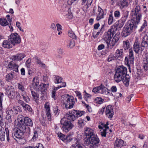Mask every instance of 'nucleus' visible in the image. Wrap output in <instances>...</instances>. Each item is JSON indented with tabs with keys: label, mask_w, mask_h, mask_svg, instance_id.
<instances>
[{
	"label": "nucleus",
	"mask_w": 148,
	"mask_h": 148,
	"mask_svg": "<svg viewBox=\"0 0 148 148\" xmlns=\"http://www.w3.org/2000/svg\"><path fill=\"white\" fill-rule=\"evenodd\" d=\"M131 15L132 19L128 21L124 27L132 32L137 27V25L140 22L141 18L140 7L137 6L134 10H132Z\"/></svg>",
	"instance_id": "obj_1"
},
{
	"label": "nucleus",
	"mask_w": 148,
	"mask_h": 148,
	"mask_svg": "<svg viewBox=\"0 0 148 148\" xmlns=\"http://www.w3.org/2000/svg\"><path fill=\"white\" fill-rule=\"evenodd\" d=\"M85 138L84 143L89 148H96L99 145V138L96 136L94 131L91 128L86 127L85 128Z\"/></svg>",
	"instance_id": "obj_2"
},
{
	"label": "nucleus",
	"mask_w": 148,
	"mask_h": 148,
	"mask_svg": "<svg viewBox=\"0 0 148 148\" xmlns=\"http://www.w3.org/2000/svg\"><path fill=\"white\" fill-rule=\"evenodd\" d=\"M114 34V31L112 29L109 30L104 33L103 39L107 43L108 47L110 44V46L112 47L114 46L119 39L120 33L118 32L115 35L110 43L111 39L113 37Z\"/></svg>",
	"instance_id": "obj_3"
},
{
	"label": "nucleus",
	"mask_w": 148,
	"mask_h": 148,
	"mask_svg": "<svg viewBox=\"0 0 148 148\" xmlns=\"http://www.w3.org/2000/svg\"><path fill=\"white\" fill-rule=\"evenodd\" d=\"M75 119V116L73 114H66L61 120L60 123L63 125L62 128L64 131L67 132L73 127L71 123Z\"/></svg>",
	"instance_id": "obj_4"
},
{
	"label": "nucleus",
	"mask_w": 148,
	"mask_h": 148,
	"mask_svg": "<svg viewBox=\"0 0 148 148\" xmlns=\"http://www.w3.org/2000/svg\"><path fill=\"white\" fill-rule=\"evenodd\" d=\"M39 81V79L38 77H34L32 80L30 88H33L36 91L41 92L45 91L49 87V83L45 84L40 83V84Z\"/></svg>",
	"instance_id": "obj_5"
},
{
	"label": "nucleus",
	"mask_w": 148,
	"mask_h": 148,
	"mask_svg": "<svg viewBox=\"0 0 148 148\" xmlns=\"http://www.w3.org/2000/svg\"><path fill=\"white\" fill-rule=\"evenodd\" d=\"M127 69L123 66H119L114 76L115 81L118 83L121 81L124 77L126 75Z\"/></svg>",
	"instance_id": "obj_6"
},
{
	"label": "nucleus",
	"mask_w": 148,
	"mask_h": 148,
	"mask_svg": "<svg viewBox=\"0 0 148 148\" xmlns=\"http://www.w3.org/2000/svg\"><path fill=\"white\" fill-rule=\"evenodd\" d=\"M29 127H25L23 126L18 127L17 128L14 129L12 137L16 140V138L22 139L23 138L24 133L27 132V130H29Z\"/></svg>",
	"instance_id": "obj_7"
},
{
	"label": "nucleus",
	"mask_w": 148,
	"mask_h": 148,
	"mask_svg": "<svg viewBox=\"0 0 148 148\" xmlns=\"http://www.w3.org/2000/svg\"><path fill=\"white\" fill-rule=\"evenodd\" d=\"M9 38L13 45L19 44L21 42V38L20 36L16 33L12 34L10 36Z\"/></svg>",
	"instance_id": "obj_8"
},
{
	"label": "nucleus",
	"mask_w": 148,
	"mask_h": 148,
	"mask_svg": "<svg viewBox=\"0 0 148 148\" xmlns=\"http://www.w3.org/2000/svg\"><path fill=\"white\" fill-rule=\"evenodd\" d=\"M5 94L10 98H13L15 95V92L13 87L8 86L5 89Z\"/></svg>",
	"instance_id": "obj_9"
},
{
	"label": "nucleus",
	"mask_w": 148,
	"mask_h": 148,
	"mask_svg": "<svg viewBox=\"0 0 148 148\" xmlns=\"http://www.w3.org/2000/svg\"><path fill=\"white\" fill-rule=\"evenodd\" d=\"M44 108L45 109V114L49 121H51V110L49 105L46 102L44 105Z\"/></svg>",
	"instance_id": "obj_10"
},
{
	"label": "nucleus",
	"mask_w": 148,
	"mask_h": 148,
	"mask_svg": "<svg viewBox=\"0 0 148 148\" xmlns=\"http://www.w3.org/2000/svg\"><path fill=\"white\" fill-rule=\"evenodd\" d=\"M125 142H124L122 140L117 139L115 140L114 143V146L115 148H121L123 146L126 145Z\"/></svg>",
	"instance_id": "obj_11"
},
{
	"label": "nucleus",
	"mask_w": 148,
	"mask_h": 148,
	"mask_svg": "<svg viewBox=\"0 0 148 148\" xmlns=\"http://www.w3.org/2000/svg\"><path fill=\"white\" fill-rule=\"evenodd\" d=\"M105 113L107 117L110 119H112L114 115V112L111 106H109L106 107Z\"/></svg>",
	"instance_id": "obj_12"
},
{
	"label": "nucleus",
	"mask_w": 148,
	"mask_h": 148,
	"mask_svg": "<svg viewBox=\"0 0 148 148\" xmlns=\"http://www.w3.org/2000/svg\"><path fill=\"white\" fill-rule=\"evenodd\" d=\"M18 89L22 92L21 95L23 99L25 101H27V99H28V97L26 95L24 87L22 84L18 83Z\"/></svg>",
	"instance_id": "obj_13"
},
{
	"label": "nucleus",
	"mask_w": 148,
	"mask_h": 148,
	"mask_svg": "<svg viewBox=\"0 0 148 148\" xmlns=\"http://www.w3.org/2000/svg\"><path fill=\"white\" fill-rule=\"evenodd\" d=\"M133 49L134 51L137 53L139 52L142 53L143 50V49L141 47V45L137 42H135L134 43Z\"/></svg>",
	"instance_id": "obj_14"
},
{
	"label": "nucleus",
	"mask_w": 148,
	"mask_h": 148,
	"mask_svg": "<svg viewBox=\"0 0 148 148\" xmlns=\"http://www.w3.org/2000/svg\"><path fill=\"white\" fill-rule=\"evenodd\" d=\"M8 66V68L11 70H13L16 72H18V65L13 61H11L9 63Z\"/></svg>",
	"instance_id": "obj_15"
},
{
	"label": "nucleus",
	"mask_w": 148,
	"mask_h": 148,
	"mask_svg": "<svg viewBox=\"0 0 148 148\" xmlns=\"http://www.w3.org/2000/svg\"><path fill=\"white\" fill-rule=\"evenodd\" d=\"M2 45L5 48H10L12 47L13 44L9 38L8 40H5L3 42Z\"/></svg>",
	"instance_id": "obj_16"
},
{
	"label": "nucleus",
	"mask_w": 148,
	"mask_h": 148,
	"mask_svg": "<svg viewBox=\"0 0 148 148\" xmlns=\"http://www.w3.org/2000/svg\"><path fill=\"white\" fill-rule=\"evenodd\" d=\"M141 46L147 48L148 47V36L145 35L142 39L141 42Z\"/></svg>",
	"instance_id": "obj_17"
},
{
	"label": "nucleus",
	"mask_w": 148,
	"mask_h": 148,
	"mask_svg": "<svg viewBox=\"0 0 148 148\" xmlns=\"http://www.w3.org/2000/svg\"><path fill=\"white\" fill-rule=\"evenodd\" d=\"M25 56L23 54H18L16 55L12 56L11 59L13 61L21 60Z\"/></svg>",
	"instance_id": "obj_18"
},
{
	"label": "nucleus",
	"mask_w": 148,
	"mask_h": 148,
	"mask_svg": "<svg viewBox=\"0 0 148 148\" xmlns=\"http://www.w3.org/2000/svg\"><path fill=\"white\" fill-rule=\"evenodd\" d=\"M98 13L97 14L96 20L97 21H99L103 18V10L99 6L98 7Z\"/></svg>",
	"instance_id": "obj_19"
},
{
	"label": "nucleus",
	"mask_w": 148,
	"mask_h": 148,
	"mask_svg": "<svg viewBox=\"0 0 148 148\" xmlns=\"http://www.w3.org/2000/svg\"><path fill=\"white\" fill-rule=\"evenodd\" d=\"M63 97L64 98L65 101L66 102H75V101L74 97L68 94L64 95L63 96Z\"/></svg>",
	"instance_id": "obj_20"
},
{
	"label": "nucleus",
	"mask_w": 148,
	"mask_h": 148,
	"mask_svg": "<svg viewBox=\"0 0 148 148\" xmlns=\"http://www.w3.org/2000/svg\"><path fill=\"white\" fill-rule=\"evenodd\" d=\"M106 89V87L103 85H101V86L97 87H95L93 88L92 92L95 93H100V90H104Z\"/></svg>",
	"instance_id": "obj_21"
},
{
	"label": "nucleus",
	"mask_w": 148,
	"mask_h": 148,
	"mask_svg": "<svg viewBox=\"0 0 148 148\" xmlns=\"http://www.w3.org/2000/svg\"><path fill=\"white\" fill-rule=\"evenodd\" d=\"M123 50L122 49H117L115 53V57L116 59L118 58H122L123 56Z\"/></svg>",
	"instance_id": "obj_22"
},
{
	"label": "nucleus",
	"mask_w": 148,
	"mask_h": 148,
	"mask_svg": "<svg viewBox=\"0 0 148 148\" xmlns=\"http://www.w3.org/2000/svg\"><path fill=\"white\" fill-rule=\"evenodd\" d=\"M130 77L128 75H127L123 78V82L126 86H128L129 85Z\"/></svg>",
	"instance_id": "obj_23"
},
{
	"label": "nucleus",
	"mask_w": 148,
	"mask_h": 148,
	"mask_svg": "<svg viewBox=\"0 0 148 148\" xmlns=\"http://www.w3.org/2000/svg\"><path fill=\"white\" fill-rule=\"evenodd\" d=\"M129 52L130 61L131 64H133L134 60V57L132 49H130L129 50Z\"/></svg>",
	"instance_id": "obj_24"
},
{
	"label": "nucleus",
	"mask_w": 148,
	"mask_h": 148,
	"mask_svg": "<svg viewBox=\"0 0 148 148\" xmlns=\"http://www.w3.org/2000/svg\"><path fill=\"white\" fill-rule=\"evenodd\" d=\"M24 124L25 125L32 127L33 125L32 120L28 117H26L25 119Z\"/></svg>",
	"instance_id": "obj_25"
},
{
	"label": "nucleus",
	"mask_w": 148,
	"mask_h": 148,
	"mask_svg": "<svg viewBox=\"0 0 148 148\" xmlns=\"http://www.w3.org/2000/svg\"><path fill=\"white\" fill-rule=\"evenodd\" d=\"M21 104L25 110H27L30 112H31L32 109L30 106L28 104L25 103L24 102H20Z\"/></svg>",
	"instance_id": "obj_26"
},
{
	"label": "nucleus",
	"mask_w": 148,
	"mask_h": 148,
	"mask_svg": "<svg viewBox=\"0 0 148 148\" xmlns=\"http://www.w3.org/2000/svg\"><path fill=\"white\" fill-rule=\"evenodd\" d=\"M132 32L129 30L123 27V30L122 33V36L124 37H126L130 35Z\"/></svg>",
	"instance_id": "obj_27"
},
{
	"label": "nucleus",
	"mask_w": 148,
	"mask_h": 148,
	"mask_svg": "<svg viewBox=\"0 0 148 148\" xmlns=\"http://www.w3.org/2000/svg\"><path fill=\"white\" fill-rule=\"evenodd\" d=\"M128 13L129 12L127 11H126L124 12L123 16L120 20L121 22L125 23L127 19V18L128 17Z\"/></svg>",
	"instance_id": "obj_28"
},
{
	"label": "nucleus",
	"mask_w": 148,
	"mask_h": 148,
	"mask_svg": "<svg viewBox=\"0 0 148 148\" xmlns=\"http://www.w3.org/2000/svg\"><path fill=\"white\" fill-rule=\"evenodd\" d=\"M32 95L34 101H36L39 99V95L34 92L31 91Z\"/></svg>",
	"instance_id": "obj_29"
},
{
	"label": "nucleus",
	"mask_w": 148,
	"mask_h": 148,
	"mask_svg": "<svg viewBox=\"0 0 148 148\" xmlns=\"http://www.w3.org/2000/svg\"><path fill=\"white\" fill-rule=\"evenodd\" d=\"M123 47L125 50L128 49L130 48V43L128 40L123 41Z\"/></svg>",
	"instance_id": "obj_30"
},
{
	"label": "nucleus",
	"mask_w": 148,
	"mask_h": 148,
	"mask_svg": "<svg viewBox=\"0 0 148 148\" xmlns=\"http://www.w3.org/2000/svg\"><path fill=\"white\" fill-rule=\"evenodd\" d=\"M62 79L58 76H56L54 78V82L56 84H59L62 82Z\"/></svg>",
	"instance_id": "obj_31"
},
{
	"label": "nucleus",
	"mask_w": 148,
	"mask_h": 148,
	"mask_svg": "<svg viewBox=\"0 0 148 148\" xmlns=\"http://www.w3.org/2000/svg\"><path fill=\"white\" fill-rule=\"evenodd\" d=\"M93 0H83L82 3V5H85V6H86V8H87L88 5L89 4L90 5L92 3Z\"/></svg>",
	"instance_id": "obj_32"
},
{
	"label": "nucleus",
	"mask_w": 148,
	"mask_h": 148,
	"mask_svg": "<svg viewBox=\"0 0 148 148\" xmlns=\"http://www.w3.org/2000/svg\"><path fill=\"white\" fill-rule=\"evenodd\" d=\"M14 73H11L7 75L6 78L7 81L10 82L11 80L13 77Z\"/></svg>",
	"instance_id": "obj_33"
},
{
	"label": "nucleus",
	"mask_w": 148,
	"mask_h": 148,
	"mask_svg": "<svg viewBox=\"0 0 148 148\" xmlns=\"http://www.w3.org/2000/svg\"><path fill=\"white\" fill-rule=\"evenodd\" d=\"M64 104L66 108L70 109L73 108L74 103L73 102H66Z\"/></svg>",
	"instance_id": "obj_34"
},
{
	"label": "nucleus",
	"mask_w": 148,
	"mask_h": 148,
	"mask_svg": "<svg viewBox=\"0 0 148 148\" xmlns=\"http://www.w3.org/2000/svg\"><path fill=\"white\" fill-rule=\"evenodd\" d=\"M128 6V2L126 0H123L120 2V6L122 8Z\"/></svg>",
	"instance_id": "obj_35"
},
{
	"label": "nucleus",
	"mask_w": 148,
	"mask_h": 148,
	"mask_svg": "<svg viewBox=\"0 0 148 148\" xmlns=\"http://www.w3.org/2000/svg\"><path fill=\"white\" fill-rule=\"evenodd\" d=\"M91 97V95L88 93H86V94H85L84 95V101H89V100L90 99Z\"/></svg>",
	"instance_id": "obj_36"
},
{
	"label": "nucleus",
	"mask_w": 148,
	"mask_h": 148,
	"mask_svg": "<svg viewBox=\"0 0 148 148\" xmlns=\"http://www.w3.org/2000/svg\"><path fill=\"white\" fill-rule=\"evenodd\" d=\"M68 35L70 37L76 39V36L74 33L72 31H69L68 32Z\"/></svg>",
	"instance_id": "obj_37"
},
{
	"label": "nucleus",
	"mask_w": 148,
	"mask_h": 148,
	"mask_svg": "<svg viewBox=\"0 0 148 148\" xmlns=\"http://www.w3.org/2000/svg\"><path fill=\"white\" fill-rule=\"evenodd\" d=\"M0 24L3 26H5L8 24V23L5 19L3 18L0 19Z\"/></svg>",
	"instance_id": "obj_38"
},
{
	"label": "nucleus",
	"mask_w": 148,
	"mask_h": 148,
	"mask_svg": "<svg viewBox=\"0 0 148 148\" xmlns=\"http://www.w3.org/2000/svg\"><path fill=\"white\" fill-rule=\"evenodd\" d=\"M5 133L4 132L0 131V139L2 141L4 140L5 138Z\"/></svg>",
	"instance_id": "obj_39"
},
{
	"label": "nucleus",
	"mask_w": 148,
	"mask_h": 148,
	"mask_svg": "<svg viewBox=\"0 0 148 148\" xmlns=\"http://www.w3.org/2000/svg\"><path fill=\"white\" fill-rule=\"evenodd\" d=\"M25 119L21 120L20 121H18V127H20L21 126H24L25 127H26L25 125L24 124V123L25 121Z\"/></svg>",
	"instance_id": "obj_40"
},
{
	"label": "nucleus",
	"mask_w": 148,
	"mask_h": 148,
	"mask_svg": "<svg viewBox=\"0 0 148 148\" xmlns=\"http://www.w3.org/2000/svg\"><path fill=\"white\" fill-rule=\"evenodd\" d=\"M36 62L37 63L39 64L40 66L43 67L44 68L46 67L45 64L41 62L40 60L39 59L37 58Z\"/></svg>",
	"instance_id": "obj_41"
},
{
	"label": "nucleus",
	"mask_w": 148,
	"mask_h": 148,
	"mask_svg": "<svg viewBox=\"0 0 148 148\" xmlns=\"http://www.w3.org/2000/svg\"><path fill=\"white\" fill-rule=\"evenodd\" d=\"M72 139V137L71 135L70 134L68 135L67 136H65L64 141H66L68 142H69Z\"/></svg>",
	"instance_id": "obj_42"
},
{
	"label": "nucleus",
	"mask_w": 148,
	"mask_h": 148,
	"mask_svg": "<svg viewBox=\"0 0 148 148\" xmlns=\"http://www.w3.org/2000/svg\"><path fill=\"white\" fill-rule=\"evenodd\" d=\"M116 59V58L115 57V56H114L112 55H110L108 56L107 60L108 61L110 62Z\"/></svg>",
	"instance_id": "obj_43"
},
{
	"label": "nucleus",
	"mask_w": 148,
	"mask_h": 148,
	"mask_svg": "<svg viewBox=\"0 0 148 148\" xmlns=\"http://www.w3.org/2000/svg\"><path fill=\"white\" fill-rule=\"evenodd\" d=\"M113 21V17L112 14H110L108 19V24L109 25L111 24Z\"/></svg>",
	"instance_id": "obj_44"
},
{
	"label": "nucleus",
	"mask_w": 148,
	"mask_h": 148,
	"mask_svg": "<svg viewBox=\"0 0 148 148\" xmlns=\"http://www.w3.org/2000/svg\"><path fill=\"white\" fill-rule=\"evenodd\" d=\"M84 113L85 112L84 111H79L78 110L77 113H76V116L77 118L80 117L83 115Z\"/></svg>",
	"instance_id": "obj_45"
},
{
	"label": "nucleus",
	"mask_w": 148,
	"mask_h": 148,
	"mask_svg": "<svg viewBox=\"0 0 148 148\" xmlns=\"http://www.w3.org/2000/svg\"><path fill=\"white\" fill-rule=\"evenodd\" d=\"M147 26V22L145 20H144V22L142 25L141 26L139 30L140 32H142L145 27Z\"/></svg>",
	"instance_id": "obj_46"
},
{
	"label": "nucleus",
	"mask_w": 148,
	"mask_h": 148,
	"mask_svg": "<svg viewBox=\"0 0 148 148\" xmlns=\"http://www.w3.org/2000/svg\"><path fill=\"white\" fill-rule=\"evenodd\" d=\"M84 104V106H85L87 109L88 111L89 112H92V110L90 106L86 104L85 102H82Z\"/></svg>",
	"instance_id": "obj_47"
},
{
	"label": "nucleus",
	"mask_w": 148,
	"mask_h": 148,
	"mask_svg": "<svg viewBox=\"0 0 148 148\" xmlns=\"http://www.w3.org/2000/svg\"><path fill=\"white\" fill-rule=\"evenodd\" d=\"M5 131L6 132V136L7 137V140L8 141H9V130L8 127H5Z\"/></svg>",
	"instance_id": "obj_48"
},
{
	"label": "nucleus",
	"mask_w": 148,
	"mask_h": 148,
	"mask_svg": "<svg viewBox=\"0 0 148 148\" xmlns=\"http://www.w3.org/2000/svg\"><path fill=\"white\" fill-rule=\"evenodd\" d=\"M75 92L76 94V96L78 97V98L80 100L82 99V97L81 95V93L80 92L78 91H75Z\"/></svg>",
	"instance_id": "obj_49"
},
{
	"label": "nucleus",
	"mask_w": 148,
	"mask_h": 148,
	"mask_svg": "<svg viewBox=\"0 0 148 148\" xmlns=\"http://www.w3.org/2000/svg\"><path fill=\"white\" fill-rule=\"evenodd\" d=\"M7 115L12 116L13 114V111L11 109H9L7 111Z\"/></svg>",
	"instance_id": "obj_50"
},
{
	"label": "nucleus",
	"mask_w": 148,
	"mask_h": 148,
	"mask_svg": "<svg viewBox=\"0 0 148 148\" xmlns=\"http://www.w3.org/2000/svg\"><path fill=\"white\" fill-rule=\"evenodd\" d=\"M38 134L37 131H35L34 132V135L32 138V140L34 141L38 137Z\"/></svg>",
	"instance_id": "obj_51"
},
{
	"label": "nucleus",
	"mask_w": 148,
	"mask_h": 148,
	"mask_svg": "<svg viewBox=\"0 0 148 148\" xmlns=\"http://www.w3.org/2000/svg\"><path fill=\"white\" fill-rule=\"evenodd\" d=\"M114 16L115 17H119L120 16V13L119 11L117 10L114 12Z\"/></svg>",
	"instance_id": "obj_52"
},
{
	"label": "nucleus",
	"mask_w": 148,
	"mask_h": 148,
	"mask_svg": "<svg viewBox=\"0 0 148 148\" xmlns=\"http://www.w3.org/2000/svg\"><path fill=\"white\" fill-rule=\"evenodd\" d=\"M78 123L79 126L80 127H82L84 125V121L82 120H78Z\"/></svg>",
	"instance_id": "obj_53"
},
{
	"label": "nucleus",
	"mask_w": 148,
	"mask_h": 148,
	"mask_svg": "<svg viewBox=\"0 0 148 148\" xmlns=\"http://www.w3.org/2000/svg\"><path fill=\"white\" fill-rule=\"evenodd\" d=\"M21 23L17 21L16 22V26L18 27L19 29L22 32H24V30L23 29H22L21 27L20 26Z\"/></svg>",
	"instance_id": "obj_54"
},
{
	"label": "nucleus",
	"mask_w": 148,
	"mask_h": 148,
	"mask_svg": "<svg viewBox=\"0 0 148 148\" xmlns=\"http://www.w3.org/2000/svg\"><path fill=\"white\" fill-rule=\"evenodd\" d=\"M66 15L67 18L69 19H71L73 18V16L71 12L68 11Z\"/></svg>",
	"instance_id": "obj_55"
},
{
	"label": "nucleus",
	"mask_w": 148,
	"mask_h": 148,
	"mask_svg": "<svg viewBox=\"0 0 148 148\" xmlns=\"http://www.w3.org/2000/svg\"><path fill=\"white\" fill-rule=\"evenodd\" d=\"M31 59H28L26 62V64L27 67L28 68H29L30 66Z\"/></svg>",
	"instance_id": "obj_56"
},
{
	"label": "nucleus",
	"mask_w": 148,
	"mask_h": 148,
	"mask_svg": "<svg viewBox=\"0 0 148 148\" xmlns=\"http://www.w3.org/2000/svg\"><path fill=\"white\" fill-rule=\"evenodd\" d=\"M58 136L59 137L61 138V139L63 140H64L65 135H64L62 134L61 133H60V134H58Z\"/></svg>",
	"instance_id": "obj_57"
},
{
	"label": "nucleus",
	"mask_w": 148,
	"mask_h": 148,
	"mask_svg": "<svg viewBox=\"0 0 148 148\" xmlns=\"http://www.w3.org/2000/svg\"><path fill=\"white\" fill-rule=\"evenodd\" d=\"M132 96L133 95H132L126 98L127 101H135L136 100H135V99H133L132 98Z\"/></svg>",
	"instance_id": "obj_58"
},
{
	"label": "nucleus",
	"mask_w": 148,
	"mask_h": 148,
	"mask_svg": "<svg viewBox=\"0 0 148 148\" xmlns=\"http://www.w3.org/2000/svg\"><path fill=\"white\" fill-rule=\"evenodd\" d=\"M69 46L70 48H72L74 46L75 43L73 40H71L69 43Z\"/></svg>",
	"instance_id": "obj_59"
},
{
	"label": "nucleus",
	"mask_w": 148,
	"mask_h": 148,
	"mask_svg": "<svg viewBox=\"0 0 148 148\" xmlns=\"http://www.w3.org/2000/svg\"><path fill=\"white\" fill-rule=\"evenodd\" d=\"M106 129H103V131L101 132V135L102 136H106Z\"/></svg>",
	"instance_id": "obj_60"
},
{
	"label": "nucleus",
	"mask_w": 148,
	"mask_h": 148,
	"mask_svg": "<svg viewBox=\"0 0 148 148\" xmlns=\"http://www.w3.org/2000/svg\"><path fill=\"white\" fill-rule=\"evenodd\" d=\"M3 101H5L4 97V95L3 93L0 92V102H2Z\"/></svg>",
	"instance_id": "obj_61"
},
{
	"label": "nucleus",
	"mask_w": 148,
	"mask_h": 148,
	"mask_svg": "<svg viewBox=\"0 0 148 148\" xmlns=\"http://www.w3.org/2000/svg\"><path fill=\"white\" fill-rule=\"evenodd\" d=\"M94 100L97 102H103L104 99L101 97H97L94 99Z\"/></svg>",
	"instance_id": "obj_62"
},
{
	"label": "nucleus",
	"mask_w": 148,
	"mask_h": 148,
	"mask_svg": "<svg viewBox=\"0 0 148 148\" xmlns=\"http://www.w3.org/2000/svg\"><path fill=\"white\" fill-rule=\"evenodd\" d=\"M11 116L9 115H6V119L9 123H11L12 121Z\"/></svg>",
	"instance_id": "obj_63"
},
{
	"label": "nucleus",
	"mask_w": 148,
	"mask_h": 148,
	"mask_svg": "<svg viewBox=\"0 0 148 148\" xmlns=\"http://www.w3.org/2000/svg\"><path fill=\"white\" fill-rule=\"evenodd\" d=\"M118 23L119 24H118L117 27L121 28L125 24V23L121 22L120 21H119Z\"/></svg>",
	"instance_id": "obj_64"
}]
</instances>
